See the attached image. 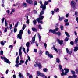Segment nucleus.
<instances>
[{
	"instance_id": "nucleus-1",
	"label": "nucleus",
	"mask_w": 78,
	"mask_h": 78,
	"mask_svg": "<svg viewBox=\"0 0 78 78\" xmlns=\"http://www.w3.org/2000/svg\"><path fill=\"white\" fill-rule=\"evenodd\" d=\"M44 14V11H41L39 18L37 19L38 23H41V24H42L43 23H42V20L44 19V16H42V15Z\"/></svg>"
},
{
	"instance_id": "nucleus-2",
	"label": "nucleus",
	"mask_w": 78,
	"mask_h": 78,
	"mask_svg": "<svg viewBox=\"0 0 78 78\" xmlns=\"http://www.w3.org/2000/svg\"><path fill=\"white\" fill-rule=\"evenodd\" d=\"M3 55V51H0V55H1V58L2 59H4V62H6V63H8V64H10L11 63V62H9V61L8 58H6L5 57H2V55Z\"/></svg>"
},
{
	"instance_id": "nucleus-3",
	"label": "nucleus",
	"mask_w": 78,
	"mask_h": 78,
	"mask_svg": "<svg viewBox=\"0 0 78 78\" xmlns=\"http://www.w3.org/2000/svg\"><path fill=\"white\" fill-rule=\"evenodd\" d=\"M25 27H26V25H24L23 27V30H20L19 34L17 35V38H19L20 39H22V36L23 34V31L25 30Z\"/></svg>"
},
{
	"instance_id": "nucleus-4",
	"label": "nucleus",
	"mask_w": 78,
	"mask_h": 78,
	"mask_svg": "<svg viewBox=\"0 0 78 78\" xmlns=\"http://www.w3.org/2000/svg\"><path fill=\"white\" fill-rule=\"evenodd\" d=\"M64 70L65 71V73L64 71L63 70H62V73L61 74L62 76H64V75H67V73H69V69H68L66 68H65Z\"/></svg>"
},
{
	"instance_id": "nucleus-5",
	"label": "nucleus",
	"mask_w": 78,
	"mask_h": 78,
	"mask_svg": "<svg viewBox=\"0 0 78 78\" xmlns=\"http://www.w3.org/2000/svg\"><path fill=\"white\" fill-rule=\"evenodd\" d=\"M48 2H51V0H49L47 2L45 1L44 3V4L43 5V8L42 9V10L44 11L45 9V8H46V5H48Z\"/></svg>"
},
{
	"instance_id": "nucleus-6",
	"label": "nucleus",
	"mask_w": 78,
	"mask_h": 78,
	"mask_svg": "<svg viewBox=\"0 0 78 78\" xmlns=\"http://www.w3.org/2000/svg\"><path fill=\"white\" fill-rule=\"evenodd\" d=\"M37 76H39L40 75L41 76L43 77V78H47V76H45L44 74L41 73L40 71H38L37 72Z\"/></svg>"
},
{
	"instance_id": "nucleus-7",
	"label": "nucleus",
	"mask_w": 78,
	"mask_h": 78,
	"mask_svg": "<svg viewBox=\"0 0 78 78\" xmlns=\"http://www.w3.org/2000/svg\"><path fill=\"white\" fill-rule=\"evenodd\" d=\"M71 7L72 8H73L74 9L76 8V6L75 5H76V3L74 1H71Z\"/></svg>"
},
{
	"instance_id": "nucleus-8",
	"label": "nucleus",
	"mask_w": 78,
	"mask_h": 78,
	"mask_svg": "<svg viewBox=\"0 0 78 78\" xmlns=\"http://www.w3.org/2000/svg\"><path fill=\"white\" fill-rule=\"evenodd\" d=\"M36 34H35L34 37L32 38V41H30L31 42V44H34V41H35V39H36Z\"/></svg>"
},
{
	"instance_id": "nucleus-9",
	"label": "nucleus",
	"mask_w": 78,
	"mask_h": 78,
	"mask_svg": "<svg viewBox=\"0 0 78 78\" xmlns=\"http://www.w3.org/2000/svg\"><path fill=\"white\" fill-rule=\"evenodd\" d=\"M57 41L60 45H62V43H63V41L61 40L60 41L58 38L57 39Z\"/></svg>"
},
{
	"instance_id": "nucleus-10",
	"label": "nucleus",
	"mask_w": 78,
	"mask_h": 78,
	"mask_svg": "<svg viewBox=\"0 0 78 78\" xmlns=\"http://www.w3.org/2000/svg\"><path fill=\"white\" fill-rule=\"evenodd\" d=\"M19 78H24L23 76L22 75V73H19Z\"/></svg>"
},
{
	"instance_id": "nucleus-11",
	"label": "nucleus",
	"mask_w": 78,
	"mask_h": 78,
	"mask_svg": "<svg viewBox=\"0 0 78 78\" xmlns=\"http://www.w3.org/2000/svg\"><path fill=\"white\" fill-rule=\"evenodd\" d=\"M26 2L27 3H29V4H32L33 3V1L32 0H27L26 1Z\"/></svg>"
},
{
	"instance_id": "nucleus-12",
	"label": "nucleus",
	"mask_w": 78,
	"mask_h": 78,
	"mask_svg": "<svg viewBox=\"0 0 78 78\" xmlns=\"http://www.w3.org/2000/svg\"><path fill=\"white\" fill-rule=\"evenodd\" d=\"M6 41H2L1 42L0 44L2 46H3L6 44Z\"/></svg>"
},
{
	"instance_id": "nucleus-13",
	"label": "nucleus",
	"mask_w": 78,
	"mask_h": 78,
	"mask_svg": "<svg viewBox=\"0 0 78 78\" xmlns=\"http://www.w3.org/2000/svg\"><path fill=\"white\" fill-rule=\"evenodd\" d=\"M49 32H50L51 33H53V34H55L56 33V32L54 30H51L50 29L49 30Z\"/></svg>"
},
{
	"instance_id": "nucleus-14",
	"label": "nucleus",
	"mask_w": 78,
	"mask_h": 78,
	"mask_svg": "<svg viewBox=\"0 0 78 78\" xmlns=\"http://www.w3.org/2000/svg\"><path fill=\"white\" fill-rule=\"evenodd\" d=\"M66 51L67 53H69V54H70V55H71V54H72V51L70 52V51L69 50V49L68 48H66Z\"/></svg>"
},
{
	"instance_id": "nucleus-15",
	"label": "nucleus",
	"mask_w": 78,
	"mask_h": 78,
	"mask_svg": "<svg viewBox=\"0 0 78 78\" xmlns=\"http://www.w3.org/2000/svg\"><path fill=\"white\" fill-rule=\"evenodd\" d=\"M38 66L40 69H42V65H41V64L40 63H39Z\"/></svg>"
},
{
	"instance_id": "nucleus-16",
	"label": "nucleus",
	"mask_w": 78,
	"mask_h": 78,
	"mask_svg": "<svg viewBox=\"0 0 78 78\" xmlns=\"http://www.w3.org/2000/svg\"><path fill=\"white\" fill-rule=\"evenodd\" d=\"M32 30L33 31H35L36 32H37V29L35 28L34 27H32Z\"/></svg>"
},
{
	"instance_id": "nucleus-17",
	"label": "nucleus",
	"mask_w": 78,
	"mask_h": 78,
	"mask_svg": "<svg viewBox=\"0 0 78 78\" xmlns=\"http://www.w3.org/2000/svg\"><path fill=\"white\" fill-rule=\"evenodd\" d=\"M56 34H57L58 36H61V33L60 32H58L56 33L55 32V33Z\"/></svg>"
},
{
	"instance_id": "nucleus-18",
	"label": "nucleus",
	"mask_w": 78,
	"mask_h": 78,
	"mask_svg": "<svg viewBox=\"0 0 78 78\" xmlns=\"http://www.w3.org/2000/svg\"><path fill=\"white\" fill-rule=\"evenodd\" d=\"M26 45L27 48H29V46H30V42H27L26 44Z\"/></svg>"
},
{
	"instance_id": "nucleus-19",
	"label": "nucleus",
	"mask_w": 78,
	"mask_h": 78,
	"mask_svg": "<svg viewBox=\"0 0 78 78\" xmlns=\"http://www.w3.org/2000/svg\"><path fill=\"white\" fill-rule=\"evenodd\" d=\"M43 71L44 72H48V69L47 68H44L43 69Z\"/></svg>"
},
{
	"instance_id": "nucleus-20",
	"label": "nucleus",
	"mask_w": 78,
	"mask_h": 78,
	"mask_svg": "<svg viewBox=\"0 0 78 78\" xmlns=\"http://www.w3.org/2000/svg\"><path fill=\"white\" fill-rule=\"evenodd\" d=\"M40 3L41 6H40L41 8H43V4H42V1H40Z\"/></svg>"
},
{
	"instance_id": "nucleus-21",
	"label": "nucleus",
	"mask_w": 78,
	"mask_h": 78,
	"mask_svg": "<svg viewBox=\"0 0 78 78\" xmlns=\"http://www.w3.org/2000/svg\"><path fill=\"white\" fill-rule=\"evenodd\" d=\"M78 50V47H74V51H76Z\"/></svg>"
},
{
	"instance_id": "nucleus-22",
	"label": "nucleus",
	"mask_w": 78,
	"mask_h": 78,
	"mask_svg": "<svg viewBox=\"0 0 78 78\" xmlns=\"http://www.w3.org/2000/svg\"><path fill=\"white\" fill-rule=\"evenodd\" d=\"M33 23L34 24V25H35L36 24L37 22L36 20H34L33 21Z\"/></svg>"
},
{
	"instance_id": "nucleus-23",
	"label": "nucleus",
	"mask_w": 78,
	"mask_h": 78,
	"mask_svg": "<svg viewBox=\"0 0 78 78\" xmlns=\"http://www.w3.org/2000/svg\"><path fill=\"white\" fill-rule=\"evenodd\" d=\"M23 7H27V3H23Z\"/></svg>"
},
{
	"instance_id": "nucleus-24",
	"label": "nucleus",
	"mask_w": 78,
	"mask_h": 78,
	"mask_svg": "<svg viewBox=\"0 0 78 78\" xmlns=\"http://www.w3.org/2000/svg\"><path fill=\"white\" fill-rule=\"evenodd\" d=\"M48 56L51 58H53V55L51 54H49L48 55Z\"/></svg>"
},
{
	"instance_id": "nucleus-25",
	"label": "nucleus",
	"mask_w": 78,
	"mask_h": 78,
	"mask_svg": "<svg viewBox=\"0 0 78 78\" xmlns=\"http://www.w3.org/2000/svg\"><path fill=\"white\" fill-rule=\"evenodd\" d=\"M64 19V17H59V20L60 21H62L63 19Z\"/></svg>"
},
{
	"instance_id": "nucleus-26",
	"label": "nucleus",
	"mask_w": 78,
	"mask_h": 78,
	"mask_svg": "<svg viewBox=\"0 0 78 78\" xmlns=\"http://www.w3.org/2000/svg\"><path fill=\"white\" fill-rule=\"evenodd\" d=\"M56 62L58 63H59V62H60V61H59V58H56Z\"/></svg>"
},
{
	"instance_id": "nucleus-27",
	"label": "nucleus",
	"mask_w": 78,
	"mask_h": 78,
	"mask_svg": "<svg viewBox=\"0 0 78 78\" xmlns=\"http://www.w3.org/2000/svg\"><path fill=\"white\" fill-rule=\"evenodd\" d=\"M53 48L54 50H55V51L56 52V53H58V50L56 49V48H55V45H54L53 46Z\"/></svg>"
},
{
	"instance_id": "nucleus-28",
	"label": "nucleus",
	"mask_w": 78,
	"mask_h": 78,
	"mask_svg": "<svg viewBox=\"0 0 78 78\" xmlns=\"http://www.w3.org/2000/svg\"><path fill=\"white\" fill-rule=\"evenodd\" d=\"M78 38H77L75 40V43L77 44V43H78Z\"/></svg>"
},
{
	"instance_id": "nucleus-29",
	"label": "nucleus",
	"mask_w": 78,
	"mask_h": 78,
	"mask_svg": "<svg viewBox=\"0 0 78 78\" xmlns=\"http://www.w3.org/2000/svg\"><path fill=\"white\" fill-rule=\"evenodd\" d=\"M59 10V8H58L57 9H54V11H55L56 12H57Z\"/></svg>"
},
{
	"instance_id": "nucleus-30",
	"label": "nucleus",
	"mask_w": 78,
	"mask_h": 78,
	"mask_svg": "<svg viewBox=\"0 0 78 78\" xmlns=\"http://www.w3.org/2000/svg\"><path fill=\"white\" fill-rule=\"evenodd\" d=\"M5 25L6 27L7 26V25H8V23H7V21H6V20H5Z\"/></svg>"
},
{
	"instance_id": "nucleus-31",
	"label": "nucleus",
	"mask_w": 78,
	"mask_h": 78,
	"mask_svg": "<svg viewBox=\"0 0 78 78\" xmlns=\"http://www.w3.org/2000/svg\"><path fill=\"white\" fill-rule=\"evenodd\" d=\"M65 33L67 36L68 37H70V36L69 35V33H68L67 32H65Z\"/></svg>"
},
{
	"instance_id": "nucleus-32",
	"label": "nucleus",
	"mask_w": 78,
	"mask_h": 78,
	"mask_svg": "<svg viewBox=\"0 0 78 78\" xmlns=\"http://www.w3.org/2000/svg\"><path fill=\"white\" fill-rule=\"evenodd\" d=\"M59 30V28L57 27L55 28V29H54V31L55 32H56V31H58Z\"/></svg>"
},
{
	"instance_id": "nucleus-33",
	"label": "nucleus",
	"mask_w": 78,
	"mask_h": 78,
	"mask_svg": "<svg viewBox=\"0 0 78 78\" xmlns=\"http://www.w3.org/2000/svg\"><path fill=\"white\" fill-rule=\"evenodd\" d=\"M15 12V9H12L10 13V14H12V12Z\"/></svg>"
},
{
	"instance_id": "nucleus-34",
	"label": "nucleus",
	"mask_w": 78,
	"mask_h": 78,
	"mask_svg": "<svg viewBox=\"0 0 78 78\" xmlns=\"http://www.w3.org/2000/svg\"><path fill=\"white\" fill-rule=\"evenodd\" d=\"M22 51H20L19 52V55L20 56H22Z\"/></svg>"
},
{
	"instance_id": "nucleus-35",
	"label": "nucleus",
	"mask_w": 78,
	"mask_h": 78,
	"mask_svg": "<svg viewBox=\"0 0 78 78\" xmlns=\"http://www.w3.org/2000/svg\"><path fill=\"white\" fill-rule=\"evenodd\" d=\"M69 40V37H66L65 39V41H67Z\"/></svg>"
},
{
	"instance_id": "nucleus-36",
	"label": "nucleus",
	"mask_w": 78,
	"mask_h": 78,
	"mask_svg": "<svg viewBox=\"0 0 78 78\" xmlns=\"http://www.w3.org/2000/svg\"><path fill=\"white\" fill-rule=\"evenodd\" d=\"M71 72L72 73V74H75V72L73 70H71Z\"/></svg>"
},
{
	"instance_id": "nucleus-37",
	"label": "nucleus",
	"mask_w": 78,
	"mask_h": 78,
	"mask_svg": "<svg viewBox=\"0 0 78 78\" xmlns=\"http://www.w3.org/2000/svg\"><path fill=\"white\" fill-rule=\"evenodd\" d=\"M8 30V28H6L4 30V33H6V32H7V30Z\"/></svg>"
},
{
	"instance_id": "nucleus-38",
	"label": "nucleus",
	"mask_w": 78,
	"mask_h": 78,
	"mask_svg": "<svg viewBox=\"0 0 78 78\" xmlns=\"http://www.w3.org/2000/svg\"><path fill=\"white\" fill-rule=\"evenodd\" d=\"M38 28L39 29H40V30H42V26H41V25H38Z\"/></svg>"
},
{
	"instance_id": "nucleus-39",
	"label": "nucleus",
	"mask_w": 78,
	"mask_h": 78,
	"mask_svg": "<svg viewBox=\"0 0 78 78\" xmlns=\"http://www.w3.org/2000/svg\"><path fill=\"white\" fill-rule=\"evenodd\" d=\"M60 28L61 30H63V29H64V27L63 26L60 25Z\"/></svg>"
},
{
	"instance_id": "nucleus-40",
	"label": "nucleus",
	"mask_w": 78,
	"mask_h": 78,
	"mask_svg": "<svg viewBox=\"0 0 78 78\" xmlns=\"http://www.w3.org/2000/svg\"><path fill=\"white\" fill-rule=\"evenodd\" d=\"M20 62H21V63H22V64H23V63H24V61L22 59H21L20 61Z\"/></svg>"
},
{
	"instance_id": "nucleus-41",
	"label": "nucleus",
	"mask_w": 78,
	"mask_h": 78,
	"mask_svg": "<svg viewBox=\"0 0 78 78\" xmlns=\"http://www.w3.org/2000/svg\"><path fill=\"white\" fill-rule=\"evenodd\" d=\"M10 27H9V28H10V30H11L12 29V24L9 25Z\"/></svg>"
},
{
	"instance_id": "nucleus-42",
	"label": "nucleus",
	"mask_w": 78,
	"mask_h": 78,
	"mask_svg": "<svg viewBox=\"0 0 78 78\" xmlns=\"http://www.w3.org/2000/svg\"><path fill=\"white\" fill-rule=\"evenodd\" d=\"M17 31V28H14V33H16Z\"/></svg>"
},
{
	"instance_id": "nucleus-43",
	"label": "nucleus",
	"mask_w": 78,
	"mask_h": 78,
	"mask_svg": "<svg viewBox=\"0 0 78 78\" xmlns=\"http://www.w3.org/2000/svg\"><path fill=\"white\" fill-rule=\"evenodd\" d=\"M23 50L25 53H26V52H25V49L23 47Z\"/></svg>"
},
{
	"instance_id": "nucleus-44",
	"label": "nucleus",
	"mask_w": 78,
	"mask_h": 78,
	"mask_svg": "<svg viewBox=\"0 0 78 78\" xmlns=\"http://www.w3.org/2000/svg\"><path fill=\"white\" fill-rule=\"evenodd\" d=\"M26 23H27V24H29V23H30V20H27L26 21Z\"/></svg>"
},
{
	"instance_id": "nucleus-45",
	"label": "nucleus",
	"mask_w": 78,
	"mask_h": 78,
	"mask_svg": "<svg viewBox=\"0 0 78 78\" xmlns=\"http://www.w3.org/2000/svg\"><path fill=\"white\" fill-rule=\"evenodd\" d=\"M59 66L60 70H61L62 69V66L61 65H59Z\"/></svg>"
},
{
	"instance_id": "nucleus-46",
	"label": "nucleus",
	"mask_w": 78,
	"mask_h": 78,
	"mask_svg": "<svg viewBox=\"0 0 78 78\" xmlns=\"http://www.w3.org/2000/svg\"><path fill=\"white\" fill-rule=\"evenodd\" d=\"M78 12H77V11L75 12V14L76 16H78Z\"/></svg>"
},
{
	"instance_id": "nucleus-47",
	"label": "nucleus",
	"mask_w": 78,
	"mask_h": 78,
	"mask_svg": "<svg viewBox=\"0 0 78 78\" xmlns=\"http://www.w3.org/2000/svg\"><path fill=\"white\" fill-rule=\"evenodd\" d=\"M4 20H5V18H3L2 20V23H3Z\"/></svg>"
},
{
	"instance_id": "nucleus-48",
	"label": "nucleus",
	"mask_w": 78,
	"mask_h": 78,
	"mask_svg": "<svg viewBox=\"0 0 78 78\" xmlns=\"http://www.w3.org/2000/svg\"><path fill=\"white\" fill-rule=\"evenodd\" d=\"M46 55H48H48H50L49 54V52H48V51H46Z\"/></svg>"
},
{
	"instance_id": "nucleus-49",
	"label": "nucleus",
	"mask_w": 78,
	"mask_h": 78,
	"mask_svg": "<svg viewBox=\"0 0 78 78\" xmlns=\"http://www.w3.org/2000/svg\"><path fill=\"white\" fill-rule=\"evenodd\" d=\"M69 13L66 14V17H67V18L68 17H69Z\"/></svg>"
},
{
	"instance_id": "nucleus-50",
	"label": "nucleus",
	"mask_w": 78,
	"mask_h": 78,
	"mask_svg": "<svg viewBox=\"0 0 78 78\" xmlns=\"http://www.w3.org/2000/svg\"><path fill=\"white\" fill-rule=\"evenodd\" d=\"M65 23V26H67V25H69V23Z\"/></svg>"
},
{
	"instance_id": "nucleus-51",
	"label": "nucleus",
	"mask_w": 78,
	"mask_h": 78,
	"mask_svg": "<svg viewBox=\"0 0 78 78\" xmlns=\"http://www.w3.org/2000/svg\"><path fill=\"white\" fill-rule=\"evenodd\" d=\"M19 65L18 64H16L15 65V67H19Z\"/></svg>"
},
{
	"instance_id": "nucleus-52",
	"label": "nucleus",
	"mask_w": 78,
	"mask_h": 78,
	"mask_svg": "<svg viewBox=\"0 0 78 78\" xmlns=\"http://www.w3.org/2000/svg\"><path fill=\"white\" fill-rule=\"evenodd\" d=\"M28 59H27L26 60V62H25V64L27 65V63L28 62Z\"/></svg>"
},
{
	"instance_id": "nucleus-53",
	"label": "nucleus",
	"mask_w": 78,
	"mask_h": 78,
	"mask_svg": "<svg viewBox=\"0 0 78 78\" xmlns=\"http://www.w3.org/2000/svg\"><path fill=\"white\" fill-rule=\"evenodd\" d=\"M73 78H77V76L76 75H73Z\"/></svg>"
},
{
	"instance_id": "nucleus-54",
	"label": "nucleus",
	"mask_w": 78,
	"mask_h": 78,
	"mask_svg": "<svg viewBox=\"0 0 78 78\" xmlns=\"http://www.w3.org/2000/svg\"><path fill=\"white\" fill-rule=\"evenodd\" d=\"M34 52H37V50L36 49H34Z\"/></svg>"
},
{
	"instance_id": "nucleus-55",
	"label": "nucleus",
	"mask_w": 78,
	"mask_h": 78,
	"mask_svg": "<svg viewBox=\"0 0 78 78\" xmlns=\"http://www.w3.org/2000/svg\"><path fill=\"white\" fill-rule=\"evenodd\" d=\"M69 20H68V19H66L64 21L65 22V23H67V22H68V21Z\"/></svg>"
},
{
	"instance_id": "nucleus-56",
	"label": "nucleus",
	"mask_w": 78,
	"mask_h": 78,
	"mask_svg": "<svg viewBox=\"0 0 78 78\" xmlns=\"http://www.w3.org/2000/svg\"><path fill=\"white\" fill-rule=\"evenodd\" d=\"M30 49H29V48H27V53H28V51H29V50Z\"/></svg>"
},
{
	"instance_id": "nucleus-57",
	"label": "nucleus",
	"mask_w": 78,
	"mask_h": 78,
	"mask_svg": "<svg viewBox=\"0 0 78 78\" xmlns=\"http://www.w3.org/2000/svg\"><path fill=\"white\" fill-rule=\"evenodd\" d=\"M44 45L45 47V48H47V44L45 43H44Z\"/></svg>"
},
{
	"instance_id": "nucleus-58",
	"label": "nucleus",
	"mask_w": 78,
	"mask_h": 78,
	"mask_svg": "<svg viewBox=\"0 0 78 78\" xmlns=\"http://www.w3.org/2000/svg\"><path fill=\"white\" fill-rule=\"evenodd\" d=\"M38 38L39 39H41V36H40L39 35V33H38Z\"/></svg>"
},
{
	"instance_id": "nucleus-59",
	"label": "nucleus",
	"mask_w": 78,
	"mask_h": 78,
	"mask_svg": "<svg viewBox=\"0 0 78 78\" xmlns=\"http://www.w3.org/2000/svg\"><path fill=\"white\" fill-rule=\"evenodd\" d=\"M17 26H18V24L17 23L14 26L15 28H16V27H17Z\"/></svg>"
},
{
	"instance_id": "nucleus-60",
	"label": "nucleus",
	"mask_w": 78,
	"mask_h": 78,
	"mask_svg": "<svg viewBox=\"0 0 78 78\" xmlns=\"http://www.w3.org/2000/svg\"><path fill=\"white\" fill-rule=\"evenodd\" d=\"M34 5H37V2L36 1L34 2Z\"/></svg>"
},
{
	"instance_id": "nucleus-61",
	"label": "nucleus",
	"mask_w": 78,
	"mask_h": 78,
	"mask_svg": "<svg viewBox=\"0 0 78 78\" xmlns=\"http://www.w3.org/2000/svg\"><path fill=\"white\" fill-rule=\"evenodd\" d=\"M16 64H19V60H16Z\"/></svg>"
},
{
	"instance_id": "nucleus-62",
	"label": "nucleus",
	"mask_w": 78,
	"mask_h": 78,
	"mask_svg": "<svg viewBox=\"0 0 78 78\" xmlns=\"http://www.w3.org/2000/svg\"><path fill=\"white\" fill-rule=\"evenodd\" d=\"M28 33L29 34H31V31L30 30H28Z\"/></svg>"
},
{
	"instance_id": "nucleus-63",
	"label": "nucleus",
	"mask_w": 78,
	"mask_h": 78,
	"mask_svg": "<svg viewBox=\"0 0 78 78\" xmlns=\"http://www.w3.org/2000/svg\"><path fill=\"white\" fill-rule=\"evenodd\" d=\"M39 53L40 54H42V51H39Z\"/></svg>"
},
{
	"instance_id": "nucleus-64",
	"label": "nucleus",
	"mask_w": 78,
	"mask_h": 78,
	"mask_svg": "<svg viewBox=\"0 0 78 78\" xmlns=\"http://www.w3.org/2000/svg\"><path fill=\"white\" fill-rule=\"evenodd\" d=\"M5 73L6 74H8V70H7L5 72Z\"/></svg>"
}]
</instances>
